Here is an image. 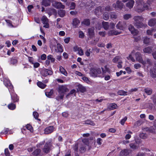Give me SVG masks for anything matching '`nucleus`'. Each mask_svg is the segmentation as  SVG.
<instances>
[{
    "label": "nucleus",
    "mask_w": 156,
    "mask_h": 156,
    "mask_svg": "<svg viewBox=\"0 0 156 156\" xmlns=\"http://www.w3.org/2000/svg\"><path fill=\"white\" fill-rule=\"evenodd\" d=\"M57 90L59 95L56 97V99L57 100L59 101L60 99H62L63 98L65 93L68 91L69 89L66 85H61L59 86Z\"/></svg>",
    "instance_id": "nucleus-1"
},
{
    "label": "nucleus",
    "mask_w": 156,
    "mask_h": 156,
    "mask_svg": "<svg viewBox=\"0 0 156 156\" xmlns=\"http://www.w3.org/2000/svg\"><path fill=\"white\" fill-rule=\"evenodd\" d=\"M135 26L137 28H144L147 26V24L143 23L142 22L144 20L143 18L141 16H135L133 17Z\"/></svg>",
    "instance_id": "nucleus-2"
},
{
    "label": "nucleus",
    "mask_w": 156,
    "mask_h": 156,
    "mask_svg": "<svg viewBox=\"0 0 156 156\" xmlns=\"http://www.w3.org/2000/svg\"><path fill=\"white\" fill-rule=\"evenodd\" d=\"M137 5V10L139 12H142L145 9H148V5L144 3L143 0H137L136 1Z\"/></svg>",
    "instance_id": "nucleus-3"
},
{
    "label": "nucleus",
    "mask_w": 156,
    "mask_h": 156,
    "mask_svg": "<svg viewBox=\"0 0 156 156\" xmlns=\"http://www.w3.org/2000/svg\"><path fill=\"white\" fill-rule=\"evenodd\" d=\"M53 147V146L51 142H47L44 144L42 150L44 153L48 154L50 152Z\"/></svg>",
    "instance_id": "nucleus-4"
},
{
    "label": "nucleus",
    "mask_w": 156,
    "mask_h": 156,
    "mask_svg": "<svg viewBox=\"0 0 156 156\" xmlns=\"http://www.w3.org/2000/svg\"><path fill=\"white\" fill-rule=\"evenodd\" d=\"M101 73V71L100 68H90V74L92 77H99V75Z\"/></svg>",
    "instance_id": "nucleus-5"
},
{
    "label": "nucleus",
    "mask_w": 156,
    "mask_h": 156,
    "mask_svg": "<svg viewBox=\"0 0 156 156\" xmlns=\"http://www.w3.org/2000/svg\"><path fill=\"white\" fill-rule=\"evenodd\" d=\"M53 72L51 69H47L44 68L43 69L41 72V75L44 77H46L48 75H52Z\"/></svg>",
    "instance_id": "nucleus-6"
},
{
    "label": "nucleus",
    "mask_w": 156,
    "mask_h": 156,
    "mask_svg": "<svg viewBox=\"0 0 156 156\" xmlns=\"http://www.w3.org/2000/svg\"><path fill=\"white\" fill-rule=\"evenodd\" d=\"M135 56L136 60L137 61L143 65L145 64V62L143 61L142 55L141 53L139 52H137L135 54Z\"/></svg>",
    "instance_id": "nucleus-7"
},
{
    "label": "nucleus",
    "mask_w": 156,
    "mask_h": 156,
    "mask_svg": "<svg viewBox=\"0 0 156 156\" xmlns=\"http://www.w3.org/2000/svg\"><path fill=\"white\" fill-rule=\"evenodd\" d=\"M124 5L121 1L118 0L116 2V3L113 4L112 6L117 10H121L123 8Z\"/></svg>",
    "instance_id": "nucleus-8"
},
{
    "label": "nucleus",
    "mask_w": 156,
    "mask_h": 156,
    "mask_svg": "<svg viewBox=\"0 0 156 156\" xmlns=\"http://www.w3.org/2000/svg\"><path fill=\"white\" fill-rule=\"evenodd\" d=\"M126 23L124 21H119L116 25L117 29L122 30H124L126 27Z\"/></svg>",
    "instance_id": "nucleus-9"
},
{
    "label": "nucleus",
    "mask_w": 156,
    "mask_h": 156,
    "mask_svg": "<svg viewBox=\"0 0 156 156\" xmlns=\"http://www.w3.org/2000/svg\"><path fill=\"white\" fill-rule=\"evenodd\" d=\"M104 12V7L99 6L95 9L94 13L97 16H100Z\"/></svg>",
    "instance_id": "nucleus-10"
},
{
    "label": "nucleus",
    "mask_w": 156,
    "mask_h": 156,
    "mask_svg": "<svg viewBox=\"0 0 156 156\" xmlns=\"http://www.w3.org/2000/svg\"><path fill=\"white\" fill-rule=\"evenodd\" d=\"M42 23L44 25L43 26L44 27L48 28L49 27V24L48 23V19L47 17L45 16H43L41 19Z\"/></svg>",
    "instance_id": "nucleus-11"
},
{
    "label": "nucleus",
    "mask_w": 156,
    "mask_h": 156,
    "mask_svg": "<svg viewBox=\"0 0 156 156\" xmlns=\"http://www.w3.org/2000/svg\"><path fill=\"white\" fill-rule=\"evenodd\" d=\"M128 29L131 33L134 36L138 34V31L137 29H135L134 26L130 24L128 27Z\"/></svg>",
    "instance_id": "nucleus-12"
},
{
    "label": "nucleus",
    "mask_w": 156,
    "mask_h": 156,
    "mask_svg": "<svg viewBox=\"0 0 156 156\" xmlns=\"http://www.w3.org/2000/svg\"><path fill=\"white\" fill-rule=\"evenodd\" d=\"M54 129V127L53 126H49L45 128L44 129V133L45 134H49L52 133Z\"/></svg>",
    "instance_id": "nucleus-13"
},
{
    "label": "nucleus",
    "mask_w": 156,
    "mask_h": 156,
    "mask_svg": "<svg viewBox=\"0 0 156 156\" xmlns=\"http://www.w3.org/2000/svg\"><path fill=\"white\" fill-rule=\"evenodd\" d=\"M53 5L54 7L57 9H64L65 8V6L63 5L61 2H55L53 4Z\"/></svg>",
    "instance_id": "nucleus-14"
},
{
    "label": "nucleus",
    "mask_w": 156,
    "mask_h": 156,
    "mask_svg": "<svg viewBox=\"0 0 156 156\" xmlns=\"http://www.w3.org/2000/svg\"><path fill=\"white\" fill-rule=\"evenodd\" d=\"M11 99L13 103L19 101V97L15 93L11 94Z\"/></svg>",
    "instance_id": "nucleus-15"
},
{
    "label": "nucleus",
    "mask_w": 156,
    "mask_h": 156,
    "mask_svg": "<svg viewBox=\"0 0 156 156\" xmlns=\"http://www.w3.org/2000/svg\"><path fill=\"white\" fill-rule=\"evenodd\" d=\"M73 51H78V53L80 55H83V50L80 47H78L77 46H75L73 48Z\"/></svg>",
    "instance_id": "nucleus-16"
},
{
    "label": "nucleus",
    "mask_w": 156,
    "mask_h": 156,
    "mask_svg": "<svg viewBox=\"0 0 156 156\" xmlns=\"http://www.w3.org/2000/svg\"><path fill=\"white\" fill-rule=\"evenodd\" d=\"M88 36L90 38L94 37L95 35L94 28V27L89 28L88 29Z\"/></svg>",
    "instance_id": "nucleus-17"
},
{
    "label": "nucleus",
    "mask_w": 156,
    "mask_h": 156,
    "mask_svg": "<svg viewBox=\"0 0 156 156\" xmlns=\"http://www.w3.org/2000/svg\"><path fill=\"white\" fill-rule=\"evenodd\" d=\"M41 150L39 148H37L34 149L32 153L33 156H41Z\"/></svg>",
    "instance_id": "nucleus-18"
},
{
    "label": "nucleus",
    "mask_w": 156,
    "mask_h": 156,
    "mask_svg": "<svg viewBox=\"0 0 156 156\" xmlns=\"http://www.w3.org/2000/svg\"><path fill=\"white\" fill-rule=\"evenodd\" d=\"M128 149H124L120 153L119 156H127L129 154Z\"/></svg>",
    "instance_id": "nucleus-19"
},
{
    "label": "nucleus",
    "mask_w": 156,
    "mask_h": 156,
    "mask_svg": "<svg viewBox=\"0 0 156 156\" xmlns=\"http://www.w3.org/2000/svg\"><path fill=\"white\" fill-rule=\"evenodd\" d=\"M121 32H119L116 30H112L108 32V34L109 36H112L113 35H117L121 33Z\"/></svg>",
    "instance_id": "nucleus-20"
},
{
    "label": "nucleus",
    "mask_w": 156,
    "mask_h": 156,
    "mask_svg": "<svg viewBox=\"0 0 156 156\" xmlns=\"http://www.w3.org/2000/svg\"><path fill=\"white\" fill-rule=\"evenodd\" d=\"M148 24L150 27L154 26L156 24V19L152 18L151 19L148 21Z\"/></svg>",
    "instance_id": "nucleus-21"
},
{
    "label": "nucleus",
    "mask_w": 156,
    "mask_h": 156,
    "mask_svg": "<svg viewBox=\"0 0 156 156\" xmlns=\"http://www.w3.org/2000/svg\"><path fill=\"white\" fill-rule=\"evenodd\" d=\"M80 23V20L77 18H75L73 19L72 24L75 27H76Z\"/></svg>",
    "instance_id": "nucleus-22"
},
{
    "label": "nucleus",
    "mask_w": 156,
    "mask_h": 156,
    "mask_svg": "<svg viewBox=\"0 0 156 156\" xmlns=\"http://www.w3.org/2000/svg\"><path fill=\"white\" fill-rule=\"evenodd\" d=\"M143 51L144 53L150 54L152 51V48L150 46L144 48Z\"/></svg>",
    "instance_id": "nucleus-23"
},
{
    "label": "nucleus",
    "mask_w": 156,
    "mask_h": 156,
    "mask_svg": "<svg viewBox=\"0 0 156 156\" xmlns=\"http://www.w3.org/2000/svg\"><path fill=\"white\" fill-rule=\"evenodd\" d=\"M134 1L133 0H130L126 3V6L130 9L132 8L134 5Z\"/></svg>",
    "instance_id": "nucleus-24"
},
{
    "label": "nucleus",
    "mask_w": 156,
    "mask_h": 156,
    "mask_svg": "<svg viewBox=\"0 0 156 156\" xmlns=\"http://www.w3.org/2000/svg\"><path fill=\"white\" fill-rule=\"evenodd\" d=\"M81 23L86 26L89 27L90 25V20L89 19H85Z\"/></svg>",
    "instance_id": "nucleus-25"
},
{
    "label": "nucleus",
    "mask_w": 156,
    "mask_h": 156,
    "mask_svg": "<svg viewBox=\"0 0 156 156\" xmlns=\"http://www.w3.org/2000/svg\"><path fill=\"white\" fill-rule=\"evenodd\" d=\"M41 3L42 5L47 7L50 5L51 1L50 0H42Z\"/></svg>",
    "instance_id": "nucleus-26"
},
{
    "label": "nucleus",
    "mask_w": 156,
    "mask_h": 156,
    "mask_svg": "<svg viewBox=\"0 0 156 156\" xmlns=\"http://www.w3.org/2000/svg\"><path fill=\"white\" fill-rule=\"evenodd\" d=\"M83 124L85 125H89L92 126H94L95 125V124L93 122V121H91V120L87 119L83 122Z\"/></svg>",
    "instance_id": "nucleus-27"
},
{
    "label": "nucleus",
    "mask_w": 156,
    "mask_h": 156,
    "mask_svg": "<svg viewBox=\"0 0 156 156\" xmlns=\"http://www.w3.org/2000/svg\"><path fill=\"white\" fill-rule=\"evenodd\" d=\"M58 13L60 17H63L65 15L66 11L64 10L59 9L58 10Z\"/></svg>",
    "instance_id": "nucleus-28"
},
{
    "label": "nucleus",
    "mask_w": 156,
    "mask_h": 156,
    "mask_svg": "<svg viewBox=\"0 0 156 156\" xmlns=\"http://www.w3.org/2000/svg\"><path fill=\"white\" fill-rule=\"evenodd\" d=\"M118 94L121 96H126L131 94V93H128L127 92L123 90H119L118 92Z\"/></svg>",
    "instance_id": "nucleus-29"
},
{
    "label": "nucleus",
    "mask_w": 156,
    "mask_h": 156,
    "mask_svg": "<svg viewBox=\"0 0 156 156\" xmlns=\"http://www.w3.org/2000/svg\"><path fill=\"white\" fill-rule=\"evenodd\" d=\"M10 63L12 65H16L18 63V60L16 57H13L10 58Z\"/></svg>",
    "instance_id": "nucleus-30"
},
{
    "label": "nucleus",
    "mask_w": 156,
    "mask_h": 156,
    "mask_svg": "<svg viewBox=\"0 0 156 156\" xmlns=\"http://www.w3.org/2000/svg\"><path fill=\"white\" fill-rule=\"evenodd\" d=\"M37 86L40 88L43 89L45 88L46 87L47 85L46 84L43 83L41 81H38L37 82Z\"/></svg>",
    "instance_id": "nucleus-31"
},
{
    "label": "nucleus",
    "mask_w": 156,
    "mask_h": 156,
    "mask_svg": "<svg viewBox=\"0 0 156 156\" xmlns=\"http://www.w3.org/2000/svg\"><path fill=\"white\" fill-rule=\"evenodd\" d=\"M59 70L60 73L65 76H67V73L65 69L62 66H60L59 67Z\"/></svg>",
    "instance_id": "nucleus-32"
},
{
    "label": "nucleus",
    "mask_w": 156,
    "mask_h": 156,
    "mask_svg": "<svg viewBox=\"0 0 156 156\" xmlns=\"http://www.w3.org/2000/svg\"><path fill=\"white\" fill-rule=\"evenodd\" d=\"M13 103H14L12 102L8 105V107L9 109L13 110L16 109V105Z\"/></svg>",
    "instance_id": "nucleus-33"
},
{
    "label": "nucleus",
    "mask_w": 156,
    "mask_h": 156,
    "mask_svg": "<svg viewBox=\"0 0 156 156\" xmlns=\"http://www.w3.org/2000/svg\"><path fill=\"white\" fill-rule=\"evenodd\" d=\"M150 73L151 76L154 79L156 78V71L154 70L150 69Z\"/></svg>",
    "instance_id": "nucleus-34"
},
{
    "label": "nucleus",
    "mask_w": 156,
    "mask_h": 156,
    "mask_svg": "<svg viewBox=\"0 0 156 156\" xmlns=\"http://www.w3.org/2000/svg\"><path fill=\"white\" fill-rule=\"evenodd\" d=\"M79 151L81 153H84L86 151V147L83 145H81L79 147Z\"/></svg>",
    "instance_id": "nucleus-35"
},
{
    "label": "nucleus",
    "mask_w": 156,
    "mask_h": 156,
    "mask_svg": "<svg viewBox=\"0 0 156 156\" xmlns=\"http://www.w3.org/2000/svg\"><path fill=\"white\" fill-rule=\"evenodd\" d=\"M78 87L79 90L81 92L84 93L85 92L86 90V88L82 85L79 84L78 86Z\"/></svg>",
    "instance_id": "nucleus-36"
},
{
    "label": "nucleus",
    "mask_w": 156,
    "mask_h": 156,
    "mask_svg": "<svg viewBox=\"0 0 156 156\" xmlns=\"http://www.w3.org/2000/svg\"><path fill=\"white\" fill-rule=\"evenodd\" d=\"M102 25L105 30H107L109 28V23L108 22L103 21L102 22Z\"/></svg>",
    "instance_id": "nucleus-37"
},
{
    "label": "nucleus",
    "mask_w": 156,
    "mask_h": 156,
    "mask_svg": "<svg viewBox=\"0 0 156 156\" xmlns=\"http://www.w3.org/2000/svg\"><path fill=\"white\" fill-rule=\"evenodd\" d=\"M53 90L51 89L49 92H46L45 93L46 96L49 98H51L52 95L53 93Z\"/></svg>",
    "instance_id": "nucleus-38"
},
{
    "label": "nucleus",
    "mask_w": 156,
    "mask_h": 156,
    "mask_svg": "<svg viewBox=\"0 0 156 156\" xmlns=\"http://www.w3.org/2000/svg\"><path fill=\"white\" fill-rule=\"evenodd\" d=\"M57 48L58 52L62 53L63 52V47L62 45L60 44H57Z\"/></svg>",
    "instance_id": "nucleus-39"
},
{
    "label": "nucleus",
    "mask_w": 156,
    "mask_h": 156,
    "mask_svg": "<svg viewBox=\"0 0 156 156\" xmlns=\"http://www.w3.org/2000/svg\"><path fill=\"white\" fill-rule=\"evenodd\" d=\"M47 58L49 60H51V63H54L55 62V58H54L53 55H48L47 57Z\"/></svg>",
    "instance_id": "nucleus-40"
},
{
    "label": "nucleus",
    "mask_w": 156,
    "mask_h": 156,
    "mask_svg": "<svg viewBox=\"0 0 156 156\" xmlns=\"http://www.w3.org/2000/svg\"><path fill=\"white\" fill-rule=\"evenodd\" d=\"M145 92L148 95H151L152 92V90L151 89L146 88L144 89Z\"/></svg>",
    "instance_id": "nucleus-41"
},
{
    "label": "nucleus",
    "mask_w": 156,
    "mask_h": 156,
    "mask_svg": "<svg viewBox=\"0 0 156 156\" xmlns=\"http://www.w3.org/2000/svg\"><path fill=\"white\" fill-rule=\"evenodd\" d=\"M130 147L133 149H136L137 148V144L136 142L134 143H131L129 144Z\"/></svg>",
    "instance_id": "nucleus-42"
},
{
    "label": "nucleus",
    "mask_w": 156,
    "mask_h": 156,
    "mask_svg": "<svg viewBox=\"0 0 156 156\" xmlns=\"http://www.w3.org/2000/svg\"><path fill=\"white\" fill-rule=\"evenodd\" d=\"M92 50L90 48H88L85 52V55L88 57L90 56V53H92Z\"/></svg>",
    "instance_id": "nucleus-43"
},
{
    "label": "nucleus",
    "mask_w": 156,
    "mask_h": 156,
    "mask_svg": "<svg viewBox=\"0 0 156 156\" xmlns=\"http://www.w3.org/2000/svg\"><path fill=\"white\" fill-rule=\"evenodd\" d=\"M109 15L108 13L106 12L103 14V19L105 20H108L109 18Z\"/></svg>",
    "instance_id": "nucleus-44"
},
{
    "label": "nucleus",
    "mask_w": 156,
    "mask_h": 156,
    "mask_svg": "<svg viewBox=\"0 0 156 156\" xmlns=\"http://www.w3.org/2000/svg\"><path fill=\"white\" fill-rule=\"evenodd\" d=\"M150 38L147 37H145L144 39L143 42L146 44H149L150 42Z\"/></svg>",
    "instance_id": "nucleus-45"
},
{
    "label": "nucleus",
    "mask_w": 156,
    "mask_h": 156,
    "mask_svg": "<svg viewBox=\"0 0 156 156\" xmlns=\"http://www.w3.org/2000/svg\"><path fill=\"white\" fill-rule=\"evenodd\" d=\"M139 136L140 138L143 139H146L147 137V134L146 133H140Z\"/></svg>",
    "instance_id": "nucleus-46"
},
{
    "label": "nucleus",
    "mask_w": 156,
    "mask_h": 156,
    "mask_svg": "<svg viewBox=\"0 0 156 156\" xmlns=\"http://www.w3.org/2000/svg\"><path fill=\"white\" fill-rule=\"evenodd\" d=\"M26 128L29 130L31 132L33 131V128L32 126L30 124H27L26 126Z\"/></svg>",
    "instance_id": "nucleus-47"
},
{
    "label": "nucleus",
    "mask_w": 156,
    "mask_h": 156,
    "mask_svg": "<svg viewBox=\"0 0 156 156\" xmlns=\"http://www.w3.org/2000/svg\"><path fill=\"white\" fill-rule=\"evenodd\" d=\"M131 17V15L130 14H126L123 15V18L124 20H128Z\"/></svg>",
    "instance_id": "nucleus-48"
},
{
    "label": "nucleus",
    "mask_w": 156,
    "mask_h": 156,
    "mask_svg": "<svg viewBox=\"0 0 156 156\" xmlns=\"http://www.w3.org/2000/svg\"><path fill=\"white\" fill-rule=\"evenodd\" d=\"M33 115L34 117L35 118V119L39 120H40V119H38L39 117V114L37 112H34L33 113Z\"/></svg>",
    "instance_id": "nucleus-49"
},
{
    "label": "nucleus",
    "mask_w": 156,
    "mask_h": 156,
    "mask_svg": "<svg viewBox=\"0 0 156 156\" xmlns=\"http://www.w3.org/2000/svg\"><path fill=\"white\" fill-rule=\"evenodd\" d=\"M110 17L112 18L116 19L117 18V15L114 12H111L110 14Z\"/></svg>",
    "instance_id": "nucleus-50"
},
{
    "label": "nucleus",
    "mask_w": 156,
    "mask_h": 156,
    "mask_svg": "<svg viewBox=\"0 0 156 156\" xmlns=\"http://www.w3.org/2000/svg\"><path fill=\"white\" fill-rule=\"evenodd\" d=\"M117 105L115 103H113L111 104L110 106V108L112 110L116 108Z\"/></svg>",
    "instance_id": "nucleus-51"
},
{
    "label": "nucleus",
    "mask_w": 156,
    "mask_h": 156,
    "mask_svg": "<svg viewBox=\"0 0 156 156\" xmlns=\"http://www.w3.org/2000/svg\"><path fill=\"white\" fill-rule=\"evenodd\" d=\"M83 142L85 145H88L89 142V139H84L82 140Z\"/></svg>",
    "instance_id": "nucleus-52"
},
{
    "label": "nucleus",
    "mask_w": 156,
    "mask_h": 156,
    "mask_svg": "<svg viewBox=\"0 0 156 156\" xmlns=\"http://www.w3.org/2000/svg\"><path fill=\"white\" fill-rule=\"evenodd\" d=\"M9 130V129L8 128H5L4 129V130L3 131H2L1 133L2 134H6L8 133Z\"/></svg>",
    "instance_id": "nucleus-53"
},
{
    "label": "nucleus",
    "mask_w": 156,
    "mask_h": 156,
    "mask_svg": "<svg viewBox=\"0 0 156 156\" xmlns=\"http://www.w3.org/2000/svg\"><path fill=\"white\" fill-rule=\"evenodd\" d=\"M127 119V117L126 116H125L123 119H122L120 122L121 124L122 125H124L125 122L126 121Z\"/></svg>",
    "instance_id": "nucleus-54"
},
{
    "label": "nucleus",
    "mask_w": 156,
    "mask_h": 156,
    "mask_svg": "<svg viewBox=\"0 0 156 156\" xmlns=\"http://www.w3.org/2000/svg\"><path fill=\"white\" fill-rule=\"evenodd\" d=\"M73 149L75 151L78 152V144L77 143H76L73 147Z\"/></svg>",
    "instance_id": "nucleus-55"
},
{
    "label": "nucleus",
    "mask_w": 156,
    "mask_h": 156,
    "mask_svg": "<svg viewBox=\"0 0 156 156\" xmlns=\"http://www.w3.org/2000/svg\"><path fill=\"white\" fill-rule=\"evenodd\" d=\"M4 152L5 156H10V153L8 148H5V149Z\"/></svg>",
    "instance_id": "nucleus-56"
},
{
    "label": "nucleus",
    "mask_w": 156,
    "mask_h": 156,
    "mask_svg": "<svg viewBox=\"0 0 156 156\" xmlns=\"http://www.w3.org/2000/svg\"><path fill=\"white\" fill-rule=\"evenodd\" d=\"M76 7V4L74 2H72L70 6V9H74Z\"/></svg>",
    "instance_id": "nucleus-57"
},
{
    "label": "nucleus",
    "mask_w": 156,
    "mask_h": 156,
    "mask_svg": "<svg viewBox=\"0 0 156 156\" xmlns=\"http://www.w3.org/2000/svg\"><path fill=\"white\" fill-rule=\"evenodd\" d=\"M84 34L83 32L82 31H80L79 32V37L81 38L84 37Z\"/></svg>",
    "instance_id": "nucleus-58"
},
{
    "label": "nucleus",
    "mask_w": 156,
    "mask_h": 156,
    "mask_svg": "<svg viewBox=\"0 0 156 156\" xmlns=\"http://www.w3.org/2000/svg\"><path fill=\"white\" fill-rule=\"evenodd\" d=\"M112 9L110 6L108 5L104 8V11H110L112 10Z\"/></svg>",
    "instance_id": "nucleus-59"
},
{
    "label": "nucleus",
    "mask_w": 156,
    "mask_h": 156,
    "mask_svg": "<svg viewBox=\"0 0 156 156\" xmlns=\"http://www.w3.org/2000/svg\"><path fill=\"white\" fill-rule=\"evenodd\" d=\"M154 31V29L151 30H148L147 31V33L148 35H152V33Z\"/></svg>",
    "instance_id": "nucleus-60"
},
{
    "label": "nucleus",
    "mask_w": 156,
    "mask_h": 156,
    "mask_svg": "<svg viewBox=\"0 0 156 156\" xmlns=\"http://www.w3.org/2000/svg\"><path fill=\"white\" fill-rule=\"evenodd\" d=\"M128 59H130L133 62H135V60L134 58L131 55H129L128 57L127 58Z\"/></svg>",
    "instance_id": "nucleus-61"
},
{
    "label": "nucleus",
    "mask_w": 156,
    "mask_h": 156,
    "mask_svg": "<svg viewBox=\"0 0 156 156\" xmlns=\"http://www.w3.org/2000/svg\"><path fill=\"white\" fill-rule=\"evenodd\" d=\"M101 28V25L100 23H98L96 25L95 28L96 29L99 30Z\"/></svg>",
    "instance_id": "nucleus-62"
},
{
    "label": "nucleus",
    "mask_w": 156,
    "mask_h": 156,
    "mask_svg": "<svg viewBox=\"0 0 156 156\" xmlns=\"http://www.w3.org/2000/svg\"><path fill=\"white\" fill-rule=\"evenodd\" d=\"M47 58L46 55L44 54L42 55L41 56V59L42 60H45Z\"/></svg>",
    "instance_id": "nucleus-63"
},
{
    "label": "nucleus",
    "mask_w": 156,
    "mask_h": 156,
    "mask_svg": "<svg viewBox=\"0 0 156 156\" xmlns=\"http://www.w3.org/2000/svg\"><path fill=\"white\" fill-rule=\"evenodd\" d=\"M102 141V140L101 138H98L97 140V143L99 145H101L102 144L101 142Z\"/></svg>",
    "instance_id": "nucleus-64"
}]
</instances>
